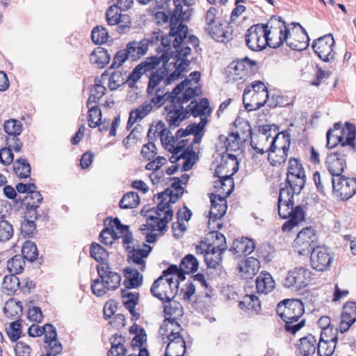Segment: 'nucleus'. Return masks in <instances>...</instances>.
<instances>
[{"label":"nucleus","instance_id":"f257e3e1","mask_svg":"<svg viewBox=\"0 0 356 356\" xmlns=\"http://www.w3.org/2000/svg\"><path fill=\"white\" fill-rule=\"evenodd\" d=\"M306 182L305 171L301 161L291 158L288 163L286 186L280 191L278 198V212L282 218L289 220L282 225L283 232L291 231L305 220V211L301 206L293 207V195H298Z\"/></svg>","mask_w":356,"mask_h":356},{"label":"nucleus","instance_id":"f03ea898","mask_svg":"<svg viewBox=\"0 0 356 356\" xmlns=\"http://www.w3.org/2000/svg\"><path fill=\"white\" fill-rule=\"evenodd\" d=\"M173 44L163 47V53L160 57H149L138 65L144 74L154 70L160 63L163 64L167 72H173L165 79L167 84H171L177 80L181 74L188 71L190 65V56L191 49L189 46L179 47Z\"/></svg>","mask_w":356,"mask_h":356},{"label":"nucleus","instance_id":"7ed1b4c3","mask_svg":"<svg viewBox=\"0 0 356 356\" xmlns=\"http://www.w3.org/2000/svg\"><path fill=\"white\" fill-rule=\"evenodd\" d=\"M148 137H159L163 147L173 154L170 158L172 163L183 160L184 171H188L193 167L196 154L192 147L188 145V139L176 140L170 131L165 128L164 123L161 121L150 127Z\"/></svg>","mask_w":356,"mask_h":356},{"label":"nucleus","instance_id":"20e7f679","mask_svg":"<svg viewBox=\"0 0 356 356\" xmlns=\"http://www.w3.org/2000/svg\"><path fill=\"white\" fill-rule=\"evenodd\" d=\"M172 188H167L157 197L158 205L156 209H152L145 214L147 224L143 225L142 231H163L167 227L168 223L172 220L173 210L172 204L175 203L183 194V188L179 183L175 182Z\"/></svg>","mask_w":356,"mask_h":356},{"label":"nucleus","instance_id":"39448f33","mask_svg":"<svg viewBox=\"0 0 356 356\" xmlns=\"http://www.w3.org/2000/svg\"><path fill=\"white\" fill-rule=\"evenodd\" d=\"M175 10L170 18V31L169 34L165 35L161 38V44L164 46H169L173 44L179 47L188 46V44H191L193 47L199 44V40L194 35H191L187 38L188 26L182 24L181 21L186 19V13L182 12V6L181 5L180 0H174Z\"/></svg>","mask_w":356,"mask_h":356},{"label":"nucleus","instance_id":"423d86ee","mask_svg":"<svg viewBox=\"0 0 356 356\" xmlns=\"http://www.w3.org/2000/svg\"><path fill=\"white\" fill-rule=\"evenodd\" d=\"M264 27L266 29L267 45L270 47H279L285 42L287 46L293 50L301 51L305 49V42H293L291 29L280 19L272 18L264 24Z\"/></svg>","mask_w":356,"mask_h":356},{"label":"nucleus","instance_id":"0eeeda50","mask_svg":"<svg viewBox=\"0 0 356 356\" xmlns=\"http://www.w3.org/2000/svg\"><path fill=\"white\" fill-rule=\"evenodd\" d=\"M180 280L177 266L172 265L154 281L151 292L154 297L162 301L173 299L177 293Z\"/></svg>","mask_w":356,"mask_h":356},{"label":"nucleus","instance_id":"6e6552de","mask_svg":"<svg viewBox=\"0 0 356 356\" xmlns=\"http://www.w3.org/2000/svg\"><path fill=\"white\" fill-rule=\"evenodd\" d=\"M303 303L298 299H286L277 306V313L285 322V330L292 334L305 325V320L301 319L304 314Z\"/></svg>","mask_w":356,"mask_h":356},{"label":"nucleus","instance_id":"1a4fd4ad","mask_svg":"<svg viewBox=\"0 0 356 356\" xmlns=\"http://www.w3.org/2000/svg\"><path fill=\"white\" fill-rule=\"evenodd\" d=\"M181 329L178 322L165 321L159 329V334L164 343L168 345L165 356H184L186 352V343L180 332Z\"/></svg>","mask_w":356,"mask_h":356},{"label":"nucleus","instance_id":"9d476101","mask_svg":"<svg viewBox=\"0 0 356 356\" xmlns=\"http://www.w3.org/2000/svg\"><path fill=\"white\" fill-rule=\"evenodd\" d=\"M187 111H191L195 116H205L211 113L209 102L207 99H202L199 102H191L187 107ZM206 124L204 118H201V122L198 124H192L187 127L186 129H180L176 133V138L178 139L184 136L193 135V143H199L202 135L203 129Z\"/></svg>","mask_w":356,"mask_h":356},{"label":"nucleus","instance_id":"9b49d317","mask_svg":"<svg viewBox=\"0 0 356 356\" xmlns=\"http://www.w3.org/2000/svg\"><path fill=\"white\" fill-rule=\"evenodd\" d=\"M268 92L265 84L259 81L252 82L245 89L243 101L246 109L254 111L265 104Z\"/></svg>","mask_w":356,"mask_h":356},{"label":"nucleus","instance_id":"f8f14e48","mask_svg":"<svg viewBox=\"0 0 356 356\" xmlns=\"http://www.w3.org/2000/svg\"><path fill=\"white\" fill-rule=\"evenodd\" d=\"M204 30L217 42H224L229 38L228 27L220 18L218 9L213 7L206 13Z\"/></svg>","mask_w":356,"mask_h":356},{"label":"nucleus","instance_id":"ddd939ff","mask_svg":"<svg viewBox=\"0 0 356 356\" xmlns=\"http://www.w3.org/2000/svg\"><path fill=\"white\" fill-rule=\"evenodd\" d=\"M312 275V271L305 267H293L286 272L282 280V285L292 291H300L309 284Z\"/></svg>","mask_w":356,"mask_h":356},{"label":"nucleus","instance_id":"4468645a","mask_svg":"<svg viewBox=\"0 0 356 356\" xmlns=\"http://www.w3.org/2000/svg\"><path fill=\"white\" fill-rule=\"evenodd\" d=\"M256 62L248 58L233 61L226 70L227 79L234 81L245 79L254 72Z\"/></svg>","mask_w":356,"mask_h":356},{"label":"nucleus","instance_id":"2eb2a0df","mask_svg":"<svg viewBox=\"0 0 356 356\" xmlns=\"http://www.w3.org/2000/svg\"><path fill=\"white\" fill-rule=\"evenodd\" d=\"M231 167L225 175H217L218 179L214 182L213 194L220 195L221 197L227 198L234 189V181L232 176L238 170V161L232 158L228 162Z\"/></svg>","mask_w":356,"mask_h":356},{"label":"nucleus","instance_id":"dca6fc26","mask_svg":"<svg viewBox=\"0 0 356 356\" xmlns=\"http://www.w3.org/2000/svg\"><path fill=\"white\" fill-rule=\"evenodd\" d=\"M211 209L209 214V227L210 229L216 228L220 229L222 225L218 221L225 214L227 205V200L220 195L211 193L210 196Z\"/></svg>","mask_w":356,"mask_h":356},{"label":"nucleus","instance_id":"f3484780","mask_svg":"<svg viewBox=\"0 0 356 356\" xmlns=\"http://www.w3.org/2000/svg\"><path fill=\"white\" fill-rule=\"evenodd\" d=\"M266 29L264 24L252 26L245 34V44L252 51H259L266 48Z\"/></svg>","mask_w":356,"mask_h":356},{"label":"nucleus","instance_id":"a211bd4d","mask_svg":"<svg viewBox=\"0 0 356 356\" xmlns=\"http://www.w3.org/2000/svg\"><path fill=\"white\" fill-rule=\"evenodd\" d=\"M333 256L330 250L324 246L313 249L310 256V264L313 269L323 272L331 268Z\"/></svg>","mask_w":356,"mask_h":356},{"label":"nucleus","instance_id":"6ab92c4d","mask_svg":"<svg viewBox=\"0 0 356 356\" xmlns=\"http://www.w3.org/2000/svg\"><path fill=\"white\" fill-rule=\"evenodd\" d=\"M334 195L342 200L350 198L356 193V179L345 176L335 177L332 179Z\"/></svg>","mask_w":356,"mask_h":356},{"label":"nucleus","instance_id":"aec40b11","mask_svg":"<svg viewBox=\"0 0 356 356\" xmlns=\"http://www.w3.org/2000/svg\"><path fill=\"white\" fill-rule=\"evenodd\" d=\"M3 129L8 135L6 139V145L12 147L16 152H20L23 144L18 136L23 129L22 122L17 120L9 119L4 122Z\"/></svg>","mask_w":356,"mask_h":356},{"label":"nucleus","instance_id":"412c9836","mask_svg":"<svg viewBox=\"0 0 356 356\" xmlns=\"http://www.w3.org/2000/svg\"><path fill=\"white\" fill-rule=\"evenodd\" d=\"M334 44L331 35H326L315 40L312 48L318 56L324 61H329L334 58L332 47Z\"/></svg>","mask_w":356,"mask_h":356},{"label":"nucleus","instance_id":"4be33fe9","mask_svg":"<svg viewBox=\"0 0 356 356\" xmlns=\"http://www.w3.org/2000/svg\"><path fill=\"white\" fill-rule=\"evenodd\" d=\"M273 136L268 125L264 126L259 134L251 140V145L255 151L261 155L264 154L271 148V139Z\"/></svg>","mask_w":356,"mask_h":356},{"label":"nucleus","instance_id":"5701e85b","mask_svg":"<svg viewBox=\"0 0 356 356\" xmlns=\"http://www.w3.org/2000/svg\"><path fill=\"white\" fill-rule=\"evenodd\" d=\"M315 239L314 229L312 227H306L298 234L293 241V248L300 254H304L309 252Z\"/></svg>","mask_w":356,"mask_h":356},{"label":"nucleus","instance_id":"b1692460","mask_svg":"<svg viewBox=\"0 0 356 356\" xmlns=\"http://www.w3.org/2000/svg\"><path fill=\"white\" fill-rule=\"evenodd\" d=\"M96 268L100 279L104 282L108 291L118 288L121 282L120 274L110 271L106 263L97 264Z\"/></svg>","mask_w":356,"mask_h":356},{"label":"nucleus","instance_id":"393cba45","mask_svg":"<svg viewBox=\"0 0 356 356\" xmlns=\"http://www.w3.org/2000/svg\"><path fill=\"white\" fill-rule=\"evenodd\" d=\"M325 165L332 177L342 176L341 174L346 166V154L338 152L329 154Z\"/></svg>","mask_w":356,"mask_h":356},{"label":"nucleus","instance_id":"a878e982","mask_svg":"<svg viewBox=\"0 0 356 356\" xmlns=\"http://www.w3.org/2000/svg\"><path fill=\"white\" fill-rule=\"evenodd\" d=\"M42 332L46 350H51L54 353H60L63 347L57 339L56 328L51 324H45L42 327Z\"/></svg>","mask_w":356,"mask_h":356},{"label":"nucleus","instance_id":"bb28decb","mask_svg":"<svg viewBox=\"0 0 356 356\" xmlns=\"http://www.w3.org/2000/svg\"><path fill=\"white\" fill-rule=\"evenodd\" d=\"M43 197L40 192L34 190L28 193L23 200V204L26 208V217L38 218L36 209L40 207Z\"/></svg>","mask_w":356,"mask_h":356},{"label":"nucleus","instance_id":"cd10ccee","mask_svg":"<svg viewBox=\"0 0 356 356\" xmlns=\"http://www.w3.org/2000/svg\"><path fill=\"white\" fill-rule=\"evenodd\" d=\"M335 130L337 131V134H339L341 136V146H350V149H353L355 145V127L349 122H346L345 126L342 127L340 122H337L335 123Z\"/></svg>","mask_w":356,"mask_h":356},{"label":"nucleus","instance_id":"c85d7f7f","mask_svg":"<svg viewBox=\"0 0 356 356\" xmlns=\"http://www.w3.org/2000/svg\"><path fill=\"white\" fill-rule=\"evenodd\" d=\"M356 321V303L354 302H347L343 308L341 320L340 323V330L343 333L347 331L349 327Z\"/></svg>","mask_w":356,"mask_h":356},{"label":"nucleus","instance_id":"c756f323","mask_svg":"<svg viewBox=\"0 0 356 356\" xmlns=\"http://www.w3.org/2000/svg\"><path fill=\"white\" fill-rule=\"evenodd\" d=\"M147 92L149 97V102H147V104L152 106V109L161 107L172 97L169 90L165 87H159L156 90Z\"/></svg>","mask_w":356,"mask_h":356},{"label":"nucleus","instance_id":"7c9ffc66","mask_svg":"<svg viewBox=\"0 0 356 356\" xmlns=\"http://www.w3.org/2000/svg\"><path fill=\"white\" fill-rule=\"evenodd\" d=\"M149 43V40L146 38L140 41L134 40L127 44L125 49L130 58L136 60L147 53Z\"/></svg>","mask_w":356,"mask_h":356},{"label":"nucleus","instance_id":"2f4dec72","mask_svg":"<svg viewBox=\"0 0 356 356\" xmlns=\"http://www.w3.org/2000/svg\"><path fill=\"white\" fill-rule=\"evenodd\" d=\"M260 267L259 260L254 257H249L242 260L238 264V269L241 276L245 279L251 278L257 274Z\"/></svg>","mask_w":356,"mask_h":356},{"label":"nucleus","instance_id":"473e14b6","mask_svg":"<svg viewBox=\"0 0 356 356\" xmlns=\"http://www.w3.org/2000/svg\"><path fill=\"white\" fill-rule=\"evenodd\" d=\"M317 339L312 334H309L300 339L298 346V356H314L316 354Z\"/></svg>","mask_w":356,"mask_h":356},{"label":"nucleus","instance_id":"72a5a7b5","mask_svg":"<svg viewBox=\"0 0 356 356\" xmlns=\"http://www.w3.org/2000/svg\"><path fill=\"white\" fill-rule=\"evenodd\" d=\"M166 120L170 127H177L187 118L188 111H184L181 105L173 106L166 109Z\"/></svg>","mask_w":356,"mask_h":356},{"label":"nucleus","instance_id":"f704fd0d","mask_svg":"<svg viewBox=\"0 0 356 356\" xmlns=\"http://www.w3.org/2000/svg\"><path fill=\"white\" fill-rule=\"evenodd\" d=\"M119 10L120 9L115 5L108 8L106 13L108 24L111 26L122 24V26L129 27L131 22L129 16L120 14Z\"/></svg>","mask_w":356,"mask_h":356},{"label":"nucleus","instance_id":"c9c22d12","mask_svg":"<svg viewBox=\"0 0 356 356\" xmlns=\"http://www.w3.org/2000/svg\"><path fill=\"white\" fill-rule=\"evenodd\" d=\"M165 302L163 306V312L165 319L163 321V323L165 321L177 322L176 320L179 317L182 316L184 314L182 306L179 302L173 300L172 299Z\"/></svg>","mask_w":356,"mask_h":356},{"label":"nucleus","instance_id":"e433bc0d","mask_svg":"<svg viewBox=\"0 0 356 356\" xmlns=\"http://www.w3.org/2000/svg\"><path fill=\"white\" fill-rule=\"evenodd\" d=\"M275 282L268 273H261L256 280V289L259 293L267 294L275 289Z\"/></svg>","mask_w":356,"mask_h":356},{"label":"nucleus","instance_id":"4c0bfd02","mask_svg":"<svg viewBox=\"0 0 356 356\" xmlns=\"http://www.w3.org/2000/svg\"><path fill=\"white\" fill-rule=\"evenodd\" d=\"M254 248V243L252 240L242 237L234 241L231 250L234 254L240 256L241 254H250Z\"/></svg>","mask_w":356,"mask_h":356},{"label":"nucleus","instance_id":"58836bf2","mask_svg":"<svg viewBox=\"0 0 356 356\" xmlns=\"http://www.w3.org/2000/svg\"><path fill=\"white\" fill-rule=\"evenodd\" d=\"M109 61L108 51L101 46L95 47L90 54V63L97 68H104Z\"/></svg>","mask_w":356,"mask_h":356},{"label":"nucleus","instance_id":"ea45409f","mask_svg":"<svg viewBox=\"0 0 356 356\" xmlns=\"http://www.w3.org/2000/svg\"><path fill=\"white\" fill-rule=\"evenodd\" d=\"M109 225L113 227H115L119 235L118 238H122L123 243L124 245H127L126 249H129L130 247L129 245L133 242V236L132 234L129 230V227L127 225H122L118 218L111 219L109 220Z\"/></svg>","mask_w":356,"mask_h":356},{"label":"nucleus","instance_id":"a19ab883","mask_svg":"<svg viewBox=\"0 0 356 356\" xmlns=\"http://www.w3.org/2000/svg\"><path fill=\"white\" fill-rule=\"evenodd\" d=\"M199 267V262L196 257L193 254L186 255L179 265L178 270L180 273V279L184 280V274L194 273L197 270Z\"/></svg>","mask_w":356,"mask_h":356},{"label":"nucleus","instance_id":"79ce46f5","mask_svg":"<svg viewBox=\"0 0 356 356\" xmlns=\"http://www.w3.org/2000/svg\"><path fill=\"white\" fill-rule=\"evenodd\" d=\"M152 110V106L145 102L142 105L129 113L127 128L129 129L138 121L143 119Z\"/></svg>","mask_w":356,"mask_h":356},{"label":"nucleus","instance_id":"37998d69","mask_svg":"<svg viewBox=\"0 0 356 356\" xmlns=\"http://www.w3.org/2000/svg\"><path fill=\"white\" fill-rule=\"evenodd\" d=\"M3 313L10 319L18 320L22 313V303L14 298L9 299L6 302Z\"/></svg>","mask_w":356,"mask_h":356},{"label":"nucleus","instance_id":"c03bdc74","mask_svg":"<svg viewBox=\"0 0 356 356\" xmlns=\"http://www.w3.org/2000/svg\"><path fill=\"white\" fill-rule=\"evenodd\" d=\"M151 250V248L148 245H143L142 248L137 247L134 248L133 250L130 252V258L132 261L139 265V268L141 270H143L145 268V261L144 259L146 258Z\"/></svg>","mask_w":356,"mask_h":356},{"label":"nucleus","instance_id":"a18cd8bd","mask_svg":"<svg viewBox=\"0 0 356 356\" xmlns=\"http://www.w3.org/2000/svg\"><path fill=\"white\" fill-rule=\"evenodd\" d=\"M274 133L275 131L274 130ZM291 145L290 135L286 132L275 134V136L271 139V148L278 149V150L289 151Z\"/></svg>","mask_w":356,"mask_h":356},{"label":"nucleus","instance_id":"49530a36","mask_svg":"<svg viewBox=\"0 0 356 356\" xmlns=\"http://www.w3.org/2000/svg\"><path fill=\"white\" fill-rule=\"evenodd\" d=\"M324 338H320L317 343L316 355L317 356H331L335 349L336 342L327 341L326 332H324Z\"/></svg>","mask_w":356,"mask_h":356},{"label":"nucleus","instance_id":"de8ad7c7","mask_svg":"<svg viewBox=\"0 0 356 356\" xmlns=\"http://www.w3.org/2000/svg\"><path fill=\"white\" fill-rule=\"evenodd\" d=\"M122 298L124 305L133 316L138 317V314L135 312V307L137 304L138 295L136 292H130L129 290L122 291Z\"/></svg>","mask_w":356,"mask_h":356},{"label":"nucleus","instance_id":"09e8293b","mask_svg":"<svg viewBox=\"0 0 356 356\" xmlns=\"http://www.w3.org/2000/svg\"><path fill=\"white\" fill-rule=\"evenodd\" d=\"M126 277V286L135 288L138 286L142 282L143 276L138 270L132 267H127L124 270Z\"/></svg>","mask_w":356,"mask_h":356},{"label":"nucleus","instance_id":"8fccbe9b","mask_svg":"<svg viewBox=\"0 0 356 356\" xmlns=\"http://www.w3.org/2000/svg\"><path fill=\"white\" fill-rule=\"evenodd\" d=\"M111 219H106L105 221L106 227L101 232L99 235L101 242L105 245H112L119 236L115 227L109 225V220Z\"/></svg>","mask_w":356,"mask_h":356},{"label":"nucleus","instance_id":"3c124183","mask_svg":"<svg viewBox=\"0 0 356 356\" xmlns=\"http://www.w3.org/2000/svg\"><path fill=\"white\" fill-rule=\"evenodd\" d=\"M15 174L19 179H26L30 177L31 165L25 159H18L13 165Z\"/></svg>","mask_w":356,"mask_h":356},{"label":"nucleus","instance_id":"603ef678","mask_svg":"<svg viewBox=\"0 0 356 356\" xmlns=\"http://www.w3.org/2000/svg\"><path fill=\"white\" fill-rule=\"evenodd\" d=\"M25 264L24 258L20 254H16L8 261L7 269L11 274H19L24 269Z\"/></svg>","mask_w":356,"mask_h":356},{"label":"nucleus","instance_id":"864d4df0","mask_svg":"<svg viewBox=\"0 0 356 356\" xmlns=\"http://www.w3.org/2000/svg\"><path fill=\"white\" fill-rule=\"evenodd\" d=\"M22 257L29 261L33 262L38 257V250L36 245L31 241H25L22 247Z\"/></svg>","mask_w":356,"mask_h":356},{"label":"nucleus","instance_id":"5fc2aeb1","mask_svg":"<svg viewBox=\"0 0 356 356\" xmlns=\"http://www.w3.org/2000/svg\"><path fill=\"white\" fill-rule=\"evenodd\" d=\"M201 74L199 72H192L188 78L186 79L184 81L177 86V87L173 90L172 95L173 97H177L179 94L181 93V90L184 89L185 86L187 85H193V86H199L198 81L200 79Z\"/></svg>","mask_w":356,"mask_h":356},{"label":"nucleus","instance_id":"6e6d98bb","mask_svg":"<svg viewBox=\"0 0 356 356\" xmlns=\"http://www.w3.org/2000/svg\"><path fill=\"white\" fill-rule=\"evenodd\" d=\"M21 282L14 274L6 275L3 282V289L8 295L15 293L20 288Z\"/></svg>","mask_w":356,"mask_h":356},{"label":"nucleus","instance_id":"4d7b16f0","mask_svg":"<svg viewBox=\"0 0 356 356\" xmlns=\"http://www.w3.org/2000/svg\"><path fill=\"white\" fill-rule=\"evenodd\" d=\"M225 139V146L227 153L228 152H236L241 149V145L245 140L242 138L238 133H232L227 137H224Z\"/></svg>","mask_w":356,"mask_h":356},{"label":"nucleus","instance_id":"13d9d810","mask_svg":"<svg viewBox=\"0 0 356 356\" xmlns=\"http://www.w3.org/2000/svg\"><path fill=\"white\" fill-rule=\"evenodd\" d=\"M238 306L241 309L252 310L256 313L260 309V302L254 295H246L239 302Z\"/></svg>","mask_w":356,"mask_h":356},{"label":"nucleus","instance_id":"bf43d9fd","mask_svg":"<svg viewBox=\"0 0 356 356\" xmlns=\"http://www.w3.org/2000/svg\"><path fill=\"white\" fill-rule=\"evenodd\" d=\"M268 153V160L273 166H278L284 163L288 156L287 152L275 148H270Z\"/></svg>","mask_w":356,"mask_h":356},{"label":"nucleus","instance_id":"052dcab7","mask_svg":"<svg viewBox=\"0 0 356 356\" xmlns=\"http://www.w3.org/2000/svg\"><path fill=\"white\" fill-rule=\"evenodd\" d=\"M108 87L111 90H117L120 86L127 81V76L126 73L121 71L114 72L109 78H108Z\"/></svg>","mask_w":356,"mask_h":356},{"label":"nucleus","instance_id":"680f3d73","mask_svg":"<svg viewBox=\"0 0 356 356\" xmlns=\"http://www.w3.org/2000/svg\"><path fill=\"white\" fill-rule=\"evenodd\" d=\"M210 233V238L213 240L211 247L213 250H220L223 252L227 249L226 239L223 234L213 229Z\"/></svg>","mask_w":356,"mask_h":356},{"label":"nucleus","instance_id":"e2e57ef3","mask_svg":"<svg viewBox=\"0 0 356 356\" xmlns=\"http://www.w3.org/2000/svg\"><path fill=\"white\" fill-rule=\"evenodd\" d=\"M140 199L135 192H129L124 195L120 202V207L122 209H132L138 206Z\"/></svg>","mask_w":356,"mask_h":356},{"label":"nucleus","instance_id":"0e129e2a","mask_svg":"<svg viewBox=\"0 0 356 356\" xmlns=\"http://www.w3.org/2000/svg\"><path fill=\"white\" fill-rule=\"evenodd\" d=\"M90 256L93 257L99 264L106 263L108 254L106 250L100 245L93 243L90 245Z\"/></svg>","mask_w":356,"mask_h":356},{"label":"nucleus","instance_id":"69168bd1","mask_svg":"<svg viewBox=\"0 0 356 356\" xmlns=\"http://www.w3.org/2000/svg\"><path fill=\"white\" fill-rule=\"evenodd\" d=\"M14 234L13 225L6 220L0 221V242L9 241Z\"/></svg>","mask_w":356,"mask_h":356},{"label":"nucleus","instance_id":"338daca9","mask_svg":"<svg viewBox=\"0 0 356 356\" xmlns=\"http://www.w3.org/2000/svg\"><path fill=\"white\" fill-rule=\"evenodd\" d=\"M90 38L96 44H104L108 40V33L104 27L99 26L93 29Z\"/></svg>","mask_w":356,"mask_h":356},{"label":"nucleus","instance_id":"774afa93","mask_svg":"<svg viewBox=\"0 0 356 356\" xmlns=\"http://www.w3.org/2000/svg\"><path fill=\"white\" fill-rule=\"evenodd\" d=\"M222 253L220 250H213L211 248L209 252H206L204 258L207 266L210 268H216L221 261Z\"/></svg>","mask_w":356,"mask_h":356}]
</instances>
